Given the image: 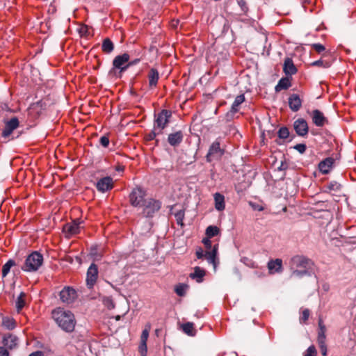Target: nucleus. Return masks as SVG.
<instances>
[{"instance_id":"nucleus-1","label":"nucleus","mask_w":356,"mask_h":356,"mask_svg":"<svg viewBox=\"0 0 356 356\" xmlns=\"http://www.w3.org/2000/svg\"><path fill=\"white\" fill-rule=\"evenodd\" d=\"M51 317L56 324L64 332L72 333L74 331L76 320L74 314L63 307H56L51 312Z\"/></svg>"},{"instance_id":"nucleus-2","label":"nucleus","mask_w":356,"mask_h":356,"mask_svg":"<svg viewBox=\"0 0 356 356\" xmlns=\"http://www.w3.org/2000/svg\"><path fill=\"white\" fill-rule=\"evenodd\" d=\"M290 268L292 270V275L298 277L310 274L314 262L303 255H295L290 260Z\"/></svg>"},{"instance_id":"nucleus-3","label":"nucleus","mask_w":356,"mask_h":356,"mask_svg":"<svg viewBox=\"0 0 356 356\" xmlns=\"http://www.w3.org/2000/svg\"><path fill=\"white\" fill-rule=\"evenodd\" d=\"M42 255L38 252H33L26 257L22 269L26 272L36 271L42 266Z\"/></svg>"},{"instance_id":"nucleus-4","label":"nucleus","mask_w":356,"mask_h":356,"mask_svg":"<svg viewBox=\"0 0 356 356\" xmlns=\"http://www.w3.org/2000/svg\"><path fill=\"white\" fill-rule=\"evenodd\" d=\"M202 243L206 248L205 258L209 264H211L213 266V268L216 269L218 264L217 254L218 250V244L216 243L212 246L210 238L208 237L204 238L202 240Z\"/></svg>"},{"instance_id":"nucleus-5","label":"nucleus","mask_w":356,"mask_h":356,"mask_svg":"<svg viewBox=\"0 0 356 356\" xmlns=\"http://www.w3.org/2000/svg\"><path fill=\"white\" fill-rule=\"evenodd\" d=\"M143 215L146 218H152L161 207V202L154 198H148L142 205Z\"/></svg>"},{"instance_id":"nucleus-6","label":"nucleus","mask_w":356,"mask_h":356,"mask_svg":"<svg viewBox=\"0 0 356 356\" xmlns=\"http://www.w3.org/2000/svg\"><path fill=\"white\" fill-rule=\"evenodd\" d=\"M146 191L141 187L134 188L129 194V202L134 207H141L146 201Z\"/></svg>"},{"instance_id":"nucleus-7","label":"nucleus","mask_w":356,"mask_h":356,"mask_svg":"<svg viewBox=\"0 0 356 356\" xmlns=\"http://www.w3.org/2000/svg\"><path fill=\"white\" fill-rule=\"evenodd\" d=\"M225 153V149L220 147V138H217L211 145L208 153L206 156L207 161L211 162L214 160L220 159Z\"/></svg>"},{"instance_id":"nucleus-8","label":"nucleus","mask_w":356,"mask_h":356,"mask_svg":"<svg viewBox=\"0 0 356 356\" xmlns=\"http://www.w3.org/2000/svg\"><path fill=\"white\" fill-rule=\"evenodd\" d=\"M172 117V112L169 110L163 109L157 115L155 116L154 128L159 129V133L167 127Z\"/></svg>"},{"instance_id":"nucleus-9","label":"nucleus","mask_w":356,"mask_h":356,"mask_svg":"<svg viewBox=\"0 0 356 356\" xmlns=\"http://www.w3.org/2000/svg\"><path fill=\"white\" fill-rule=\"evenodd\" d=\"M60 300L65 304H71L77 298V293L71 286H65L59 294Z\"/></svg>"},{"instance_id":"nucleus-10","label":"nucleus","mask_w":356,"mask_h":356,"mask_svg":"<svg viewBox=\"0 0 356 356\" xmlns=\"http://www.w3.org/2000/svg\"><path fill=\"white\" fill-rule=\"evenodd\" d=\"M319 330L318 333L317 341L323 356H327V346H326V328L321 319L318 321Z\"/></svg>"},{"instance_id":"nucleus-11","label":"nucleus","mask_w":356,"mask_h":356,"mask_svg":"<svg viewBox=\"0 0 356 356\" xmlns=\"http://www.w3.org/2000/svg\"><path fill=\"white\" fill-rule=\"evenodd\" d=\"M83 222L77 219L73 220L71 222L67 223L63 226V232L65 234V236L70 238L80 232L81 224Z\"/></svg>"},{"instance_id":"nucleus-12","label":"nucleus","mask_w":356,"mask_h":356,"mask_svg":"<svg viewBox=\"0 0 356 356\" xmlns=\"http://www.w3.org/2000/svg\"><path fill=\"white\" fill-rule=\"evenodd\" d=\"M129 58V55L127 53L115 56L113 60V68L120 70V72H124L128 69Z\"/></svg>"},{"instance_id":"nucleus-13","label":"nucleus","mask_w":356,"mask_h":356,"mask_svg":"<svg viewBox=\"0 0 356 356\" xmlns=\"http://www.w3.org/2000/svg\"><path fill=\"white\" fill-rule=\"evenodd\" d=\"M245 98L243 94L236 96L235 98L230 110L227 113L225 117L227 121H230L234 119V115L238 112L240 106L245 102Z\"/></svg>"},{"instance_id":"nucleus-14","label":"nucleus","mask_w":356,"mask_h":356,"mask_svg":"<svg viewBox=\"0 0 356 356\" xmlns=\"http://www.w3.org/2000/svg\"><path fill=\"white\" fill-rule=\"evenodd\" d=\"M95 186L99 192L106 193L113 188L114 182L111 177H104L97 181Z\"/></svg>"},{"instance_id":"nucleus-15","label":"nucleus","mask_w":356,"mask_h":356,"mask_svg":"<svg viewBox=\"0 0 356 356\" xmlns=\"http://www.w3.org/2000/svg\"><path fill=\"white\" fill-rule=\"evenodd\" d=\"M98 277V268L95 264H92L87 270L86 284L89 289H92L95 284Z\"/></svg>"},{"instance_id":"nucleus-16","label":"nucleus","mask_w":356,"mask_h":356,"mask_svg":"<svg viewBox=\"0 0 356 356\" xmlns=\"http://www.w3.org/2000/svg\"><path fill=\"white\" fill-rule=\"evenodd\" d=\"M293 127L296 134L300 136H305L308 134V124L303 118L296 120L293 123Z\"/></svg>"},{"instance_id":"nucleus-17","label":"nucleus","mask_w":356,"mask_h":356,"mask_svg":"<svg viewBox=\"0 0 356 356\" xmlns=\"http://www.w3.org/2000/svg\"><path fill=\"white\" fill-rule=\"evenodd\" d=\"M19 127V120L17 118H13L7 121L5 124V128L2 132V136L4 138L8 137L13 131Z\"/></svg>"},{"instance_id":"nucleus-18","label":"nucleus","mask_w":356,"mask_h":356,"mask_svg":"<svg viewBox=\"0 0 356 356\" xmlns=\"http://www.w3.org/2000/svg\"><path fill=\"white\" fill-rule=\"evenodd\" d=\"M312 118L313 123L316 127H323L328 122L327 119L324 116L323 113L318 109H315L312 111Z\"/></svg>"},{"instance_id":"nucleus-19","label":"nucleus","mask_w":356,"mask_h":356,"mask_svg":"<svg viewBox=\"0 0 356 356\" xmlns=\"http://www.w3.org/2000/svg\"><path fill=\"white\" fill-rule=\"evenodd\" d=\"M288 103L290 109L293 112H297L300 109L302 101L298 95L292 94L288 99Z\"/></svg>"},{"instance_id":"nucleus-20","label":"nucleus","mask_w":356,"mask_h":356,"mask_svg":"<svg viewBox=\"0 0 356 356\" xmlns=\"http://www.w3.org/2000/svg\"><path fill=\"white\" fill-rule=\"evenodd\" d=\"M334 163V159L332 157H327L321 161L318 164L319 171L326 175L330 172Z\"/></svg>"},{"instance_id":"nucleus-21","label":"nucleus","mask_w":356,"mask_h":356,"mask_svg":"<svg viewBox=\"0 0 356 356\" xmlns=\"http://www.w3.org/2000/svg\"><path fill=\"white\" fill-rule=\"evenodd\" d=\"M17 342L18 338L12 334L5 335L2 341V343L4 346L3 347H6L10 350L15 348L17 346Z\"/></svg>"},{"instance_id":"nucleus-22","label":"nucleus","mask_w":356,"mask_h":356,"mask_svg":"<svg viewBox=\"0 0 356 356\" xmlns=\"http://www.w3.org/2000/svg\"><path fill=\"white\" fill-rule=\"evenodd\" d=\"M268 268L270 274L280 273L282 271V261L280 259L270 260L268 263Z\"/></svg>"},{"instance_id":"nucleus-23","label":"nucleus","mask_w":356,"mask_h":356,"mask_svg":"<svg viewBox=\"0 0 356 356\" xmlns=\"http://www.w3.org/2000/svg\"><path fill=\"white\" fill-rule=\"evenodd\" d=\"M184 134L181 131H178L170 134L168 137V142L171 146L175 147L179 145L183 140Z\"/></svg>"},{"instance_id":"nucleus-24","label":"nucleus","mask_w":356,"mask_h":356,"mask_svg":"<svg viewBox=\"0 0 356 356\" xmlns=\"http://www.w3.org/2000/svg\"><path fill=\"white\" fill-rule=\"evenodd\" d=\"M147 77L149 88H155L159 79V74L158 70L155 68H152L148 72Z\"/></svg>"},{"instance_id":"nucleus-25","label":"nucleus","mask_w":356,"mask_h":356,"mask_svg":"<svg viewBox=\"0 0 356 356\" xmlns=\"http://www.w3.org/2000/svg\"><path fill=\"white\" fill-rule=\"evenodd\" d=\"M283 71L287 76H292L297 72V68L296 67L291 58H285L283 66Z\"/></svg>"},{"instance_id":"nucleus-26","label":"nucleus","mask_w":356,"mask_h":356,"mask_svg":"<svg viewBox=\"0 0 356 356\" xmlns=\"http://www.w3.org/2000/svg\"><path fill=\"white\" fill-rule=\"evenodd\" d=\"M213 200L215 209L218 211H224L225 209V196L220 193H216L213 194Z\"/></svg>"},{"instance_id":"nucleus-27","label":"nucleus","mask_w":356,"mask_h":356,"mask_svg":"<svg viewBox=\"0 0 356 356\" xmlns=\"http://www.w3.org/2000/svg\"><path fill=\"white\" fill-rule=\"evenodd\" d=\"M291 86V77L286 76L282 77L278 81L277 84L275 87L276 92H279L282 90H287Z\"/></svg>"},{"instance_id":"nucleus-28","label":"nucleus","mask_w":356,"mask_h":356,"mask_svg":"<svg viewBox=\"0 0 356 356\" xmlns=\"http://www.w3.org/2000/svg\"><path fill=\"white\" fill-rule=\"evenodd\" d=\"M206 275V271L199 266L194 268V272L189 275L190 278L195 280L197 283H201L204 280Z\"/></svg>"},{"instance_id":"nucleus-29","label":"nucleus","mask_w":356,"mask_h":356,"mask_svg":"<svg viewBox=\"0 0 356 356\" xmlns=\"http://www.w3.org/2000/svg\"><path fill=\"white\" fill-rule=\"evenodd\" d=\"M27 295L24 292H21L19 296L17 298L15 301V307L17 312L19 314L24 307L27 305L26 303Z\"/></svg>"},{"instance_id":"nucleus-30","label":"nucleus","mask_w":356,"mask_h":356,"mask_svg":"<svg viewBox=\"0 0 356 356\" xmlns=\"http://www.w3.org/2000/svg\"><path fill=\"white\" fill-rule=\"evenodd\" d=\"M1 325L3 327L8 330H14L17 326V322L14 318L10 316H3L2 318Z\"/></svg>"},{"instance_id":"nucleus-31","label":"nucleus","mask_w":356,"mask_h":356,"mask_svg":"<svg viewBox=\"0 0 356 356\" xmlns=\"http://www.w3.org/2000/svg\"><path fill=\"white\" fill-rule=\"evenodd\" d=\"M114 49L113 42L108 38H105L102 42V50L105 54H110Z\"/></svg>"},{"instance_id":"nucleus-32","label":"nucleus","mask_w":356,"mask_h":356,"mask_svg":"<svg viewBox=\"0 0 356 356\" xmlns=\"http://www.w3.org/2000/svg\"><path fill=\"white\" fill-rule=\"evenodd\" d=\"M181 327H182L183 331L188 335H190V336L195 335V330L194 328V324L193 323L188 322V323H184Z\"/></svg>"},{"instance_id":"nucleus-33","label":"nucleus","mask_w":356,"mask_h":356,"mask_svg":"<svg viewBox=\"0 0 356 356\" xmlns=\"http://www.w3.org/2000/svg\"><path fill=\"white\" fill-rule=\"evenodd\" d=\"M188 289V285L186 284H179L175 286V291L179 296H184L186 293V291Z\"/></svg>"},{"instance_id":"nucleus-34","label":"nucleus","mask_w":356,"mask_h":356,"mask_svg":"<svg viewBox=\"0 0 356 356\" xmlns=\"http://www.w3.org/2000/svg\"><path fill=\"white\" fill-rule=\"evenodd\" d=\"M220 232V229L216 226L210 225L206 229V235L208 238H212L217 236Z\"/></svg>"},{"instance_id":"nucleus-35","label":"nucleus","mask_w":356,"mask_h":356,"mask_svg":"<svg viewBox=\"0 0 356 356\" xmlns=\"http://www.w3.org/2000/svg\"><path fill=\"white\" fill-rule=\"evenodd\" d=\"M15 264V261L12 259H10L2 266V276L3 277L9 273L10 268L14 266Z\"/></svg>"},{"instance_id":"nucleus-36","label":"nucleus","mask_w":356,"mask_h":356,"mask_svg":"<svg viewBox=\"0 0 356 356\" xmlns=\"http://www.w3.org/2000/svg\"><path fill=\"white\" fill-rule=\"evenodd\" d=\"M184 216H185L184 210H179L175 213V217L177 223L178 225H179L181 226L184 225L183 220L184 218Z\"/></svg>"},{"instance_id":"nucleus-37","label":"nucleus","mask_w":356,"mask_h":356,"mask_svg":"<svg viewBox=\"0 0 356 356\" xmlns=\"http://www.w3.org/2000/svg\"><path fill=\"white\" fill-rule=\"evenodd\" d=\"M149 330H150V325H146L145 328L142 332V334L140 336V343H147V339L149 337Z\"/></svg>"},{"instance_id":"nucleus-38","label":"nucleus","mask_w":356,"mask_h":356,"mask_svg":"<svg viewBox=\"0 0 356 356\" xmlns=\"http://www.w3.org/2000/svg\"><path fill=\"white\" fill-rule=\"evenodd\" d=\"M326 187L329 191H339L341 189V184L337 181H331Z\"/></svg>"},{"instance_id":"nucleus-39","label":"nucleus","mask_w":356,"mask_h":356,"mask_svg":"<svg viewBox=\"0 0 356 356\" xmlns=\"http://www.w3.org/2000/svg\"><path fill=\"white\" fill-rule=\"evenodd\" d=\"M278 136L282 139H286L289 136V131L287 127H281L278 131Z\"/></svg>"},{"instance_id":"nucleus-40","label":"nucleus","mask_w":356,"mask_h":356,"mask_svg":"<svg viewBox=\"0 0 356 356\" xmlns=\"http://www.w3.org/2000/svg\"><path fill=\"white\" fill-rule=\"evenodd\" d=\"M312 66H317V67H322L324 68H327L330 67V63L327 61H324L322 59L314 61L311 63Z\"/></svg>"},{"instance_id":"nucleus-41","label":"nucleus","mask_w":356,"mask_h":356,"mask_svg":"<svg viewBox=\"0 0 356 356\" xmlns=\"http://www.w3.org/2000/svg\"><path fill=\"white\" fill-rule=\"evenodd\" d=\"M157 130L158 129L154 127V129L151 132H149L148 134L146 135V136H145L146 140L148 141H150V140H153L154 139H155L156 136L158 134H161V133H159V131H157Z\"/></svg>"},{"instance_id":"nucleus-42","label":"nucleus","mask_w":356,"mask_h":356,"mask_svg":"<svg viewBox=\"0 0 356 356\" xmlns=\"http://www.w3.org/2000/svg\"><path fill=\"white\" fill-rule=\"evenodd\" d=\"M312 47L314 49L318 54H322L325 51V47L324 45L320 43H314L312 44Z\"/></svg>"},{"instance_id":"nucleus-43","label":"nucleus","mask_w":356,"mask_h":356,"mask_svg":"<svg viewBox=\"0 0 356 356\" xmlns=\"http://www.w3.org/2000/svg\"><path fill=\"white\" fill-rule=\"evenodd\" d=\"M309 317V310L305 309L302 311V314L300 317V321L301 323H305Z\"/></svg>"},{"instance_id":"nucleus-44","label":"nucleus","mask_w":356,"mask_h":356,"mask_svg":"<svg viewBox=\"0 0 356 356\" xmlns=\"http://www.w3.org/2000/svg\"><path fill=\"white\" fill-rule=\"evenodd\" d=\"M138 352L140 356H146L147 353V343H140L138 347Z\"/></svg>"},{"instance_id":"nucleus-45","label":"nucleus","mask_w":356,"mask_h":356,"mask_svg":"<svg viewBox=\"0 0 356 356\" xmlns=\"http://www.w3.org/2000/svg\"><path fill=\"white\" fill-rule=\"evenodd\" d=\"M316 350L314 346H310L306 350L304 356H316Z\"/></svg>"},{"instance_id":"nucleus-46","label":"nucleus","mask_w":356,"mask_h":356,"mask_svg":"<svg viewBox=\"0 0 356 356\" xmlns=\"http://www.w3.org/2000/svg\"><path fill=\"white\" fill-rule=\"evenodd\" d=\"M104 302L105 306L108 309H113L115 308V303H114V302L113 301V300L111 298H106L104 300Z\"/></svg>"},{"instance_id":"nucleus-47","label":"nucleus","mask_w":356,"mask_h":356,"mask_svg":"<svg viewBox=\"0 0 356 356\" xmlns=\"http://www.w3.org/2000/svg\"><path fill=\"white\" fill-rule=\"evenodd\" d=\"M99 143L104 147H107L109 145L108 137L107 136H102L99 139Z\"/></svg>"},{"instance_id":"nucleus-48","label":"nucleus","mask_w":356,"mask_h":356,"mask_svg":"<svg viewBox=\"0 0 356 356\" xmlns=\"http://www.w3.org/2000/svg\"><path fill=\"white\" fill-rule=\"evenodd\" d=\"M294 149L299 152L300 154H303L306 151L307 147L305 144L300 143L294 146Z\"/></svg>"},{"instance_id":"nucleus-49","label":"nucleus","mask_w":356,"mask_h":356,"mask_svg":"<svg viewBox=\"0 0 356 356\" xmlns=\"http://www.w3.org/2000/svg\"><path fill=\"white\" fill-rule=\"evenodd\" d=\"M0 356H10L9 352L6 348L0 346Z\"/></svg>"},{"instance_id":"nucleus-50","label":"nucleus","mask_w":356,"mask_h":356,"mask_svg":"<svg viewBox=\"0 0 356 356\" xmlns=\"http://www.w3.org/2000/svg\"><path fill=\"white\" fill-rule=\"evenodd\" d=\"M196 256L197 259H202L204 257H205V252L200 248L196 251Z\"/></svg>"},{"instance_id":"nucleus-51","label":"nucleus","mask_w":356,"mask_h":356,"mask_svg":"<svg viewBox=\"0 0 356 356\" xmlns=\"http://www.w3.org/2000/svg\"><path fill=\"white\" fill-rule=\"evenodd\" d=\"M29 356H44V354L42 351L37 350L31 353Z\"/></svg>"},{"instance_id":"nucleus-52","label":"nucleus","mask_w":356,"mask_h":356,"mask_svg":"<svg viewBox=\"0 0 356 356\" xmlns=\"http://www.w3.org/2000/svg\"><path fill=\"white\" fill-rule=\"evenodd\" d=\"M139 60H140L139 59H136V60H133V61L128 62V68H129L130 66L134 65H135V64L138 63L139 62Z\"/></svg>"},{"instance_id":"nucleus-53","label":"nucleus","mask_w":356,"mask_h":356,"mask_svg":"<svg viewBox=\"0 0 356 356\" xmlns=\"http://www.w3.org/2000/svg\"><path fill=\"white\" fill-rule=\"evenodd\" d=\"M239 5L242 8V10H244L245 8V2L244 1H239Z\"/></svg>"},{"instance_id":"nucleus-54","label":"nucleus","mask_w":356,"mask_h":356,"mask_svg":"<svg viewBox=\"0 0 356 356\" xmlns=\"http://www.w3.org/2000/svg\"><path fill=\"white\" fill-rule=\"evenodd\" d=\"M115 170L117 171H123L124 170V166L121 165H118L115 167Z\"/></svg>"},{"instance_id":"nucleus-55","label":"nucleus","mask_w":356,"mask_h":356,"mask_svg":"<svg viewBox=\"0 0 356 356\" xmlns=\"http://www.w3.org/2000/svg\"><path fill=\"white\" fill-rule=\"evenodd\" d=\"M114 318H115V319L116 321H120V320L121 319V318H122V316H120V315H117V316H115Z\"/></svg>"},{"instance_id":"nucleus-56","label":"nucleus","mask_w":356,"mask_h":356,"mask_svg":"<svg viewBox=\"0 0 356 356\" xmlns=\"http://www.w3.org/2000/svg\"><path fill=\"white\" fill-rule=\"evenodd\" d=\"M248 266L252 267V268H254L255 267V265H254V263L252 262V261H250V264H248Z\"/></svg>"},{"instance_id":"nucleus-57","label":"nucleus","mask_w":356,"mask_h":356,"mask_svg":"<svg viewBox=\"0 0 356 356\" xmlns=\"http://www.w3.org/2000/svg\"><path fill=\"white\" fill-rule=\"evenodd\" d=\"M126 314H127V312H125V313L123 314V316H125Z\"/></svg>"},{"instance_id":"nucleus-58","label":"nucleus","mask_w":356,"mask_h":356,"mask_svg":"<svg viewBox=\"0 0 356 356\" xmlns=\"http://www.w3.org/2000/svg\"><path fill=\"white\" fill-rule=\"evenodd\" d=\"M126 314H127V312H125V313L123 314V316H125Z\"/></svg>"},{"instance_id":"nucleus-59","label":"nucleus","mask_w":356,"mask_h":356,"mask_svg":"<svg viewBox=\"0 0 356 356\" xmlns=\"http://www.w3.org/2000/svg\"><path fill=\"white\" fill-rule=\"evenodd\" d=\"M126 314H127V312H125V313L123 314V316H125Z\"/></svg>"}]
</instances>
